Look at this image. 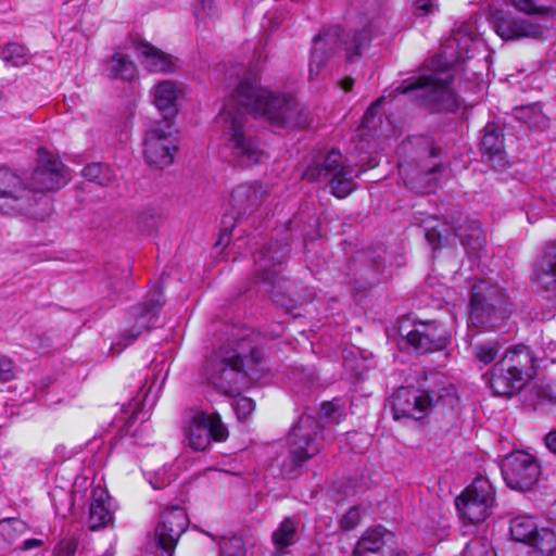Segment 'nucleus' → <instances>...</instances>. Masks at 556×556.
Listing matches in <instances>:
<instances>
[{
    "instance_id": "603ef678",
    "label": "nucleus",
    "mask_w": 556,
    "mask_h": 556,
    "mask_svg": "<svg viewBox=\"0 0 556 556\" xmlns=\"http://www.w3.org/2000/svg\"><path fill=\"white\" fill-rule=\"evenodd\" d=\"M352 556H407L406 553L396 551L391 553L386 552H353Z\"/></svg>"
},
{
    "instance_id": "7ed1b4c3",
    "label": "nucleus",
    "mask_w": 556,
    "mask_h": 556,
    "mask_svg": "<svg viewBox=\"0 0 556 556\" xmlns=\"http://www.w3.org/2000/svg\"><path fill=\"white\" fill-rule=\"evenodd\" d=\"M535 362L533 352L525 344L508 350L491 369L492 391L501 396L521 391L535 376Z\"/></svg>"
},
{
    "instance_id": "cd10ccee",
    "label": "nucleus",
    "mask_w": 556,
    "mask_h": 556,
    "mask_svg": "<svg viewBox=\"0 0 556 556\" xmlns=\"http://www.w3.org/2000/svg\"><path fill=\"white\" fill-rule=\"evenodd\" d=\"M424 147L417 160V173L415 179L424 180L428 176H434L443 169L440 162L437 161L440 150L437 149L432 141L427 138L420 140Z\"/></svg>"
},
{
    "instance_id": "4c0bfd02",
    "label": "nucleus",
    "mask_w": 556,
    "mask_h": 556,
    "mask_svg": "<svg viewBox=\"0 0 556 556\" xmlns=\"http://www.w3.org/2000/svg\"><path fill=\"white\" fill-rule=\"evenodd\" d=\"M501 345L497 342H484L475 348V357L484 365L492 363L498 354Z\"/></svg>"
},
{
    "instance_id": "0e129e2a",
    "label": "nucleus",
    "mask_w": 556,
    "mask_h": 556,
    "mask_svg": "<svg viewBox=\"0 0 556 556\" xmlns=\"http://www.w3.org/2000/svg\"><path fill=\"white\" fill-rule=\"evenodd\" d=\"M223 239H224V237L217 242V244H222L223 243Z\"/></svg>"
},
{
    "instance_id": "680f3d73",
    "label": "nucleus",
    "mask_w": 556,
    "mask_h": 556,
    "mask_svg": "<svg viewBox=\"0 0 556 556\" xmlns=\"http://www.w3.org/2000/svg\"><path fill=\"white\" fill-rule=\"evenodd\" d=\"M345 527H343L344 530H351L353 528V523H344Z\"/></svg>"
},
{
    "instance_id": "79ce46f5",
    "label": "nucleus",
    "mask_w": 556,
    "mask_h": 556,
    "mask_svg": "<svg viewBox=\"0 0 556 556\" xmlns=\"http://www.w3.org/2000/svg\"><path fill=\"white\" fill-rule=\"evenodd\" d=\"M78 547V539L68 536L62 539L54 548V556H74Z\"/></svg>"
},
{
    "instance_id": "052dcab7",
    "label": "nucleus",
    "mask_w": 556,
    "mask_h": 556,
    "mask_svg": "<svg viewBox=\"0 0 556 556\" xmlns=\"http://www.w3.org/2000/svg\"><path fill=\"white\" fill-rule=\"evenodd\" d=\"M220 351H226V350H225V349H222ZM233 351H235V352H237V353H239L240 355H242V351H244V348H241V351H240V352H239V351H237V350H233ZM250 356H251V354H250L248 357H250ZM241 357L243 358V356H241ZM245 357H247V356H244V358H245Z\"/></svg>"
},
{
    "instance_id": "aec40b11",
    "label": "nucleus",
    "mask_w": 556,
    "mask_h": 556,
    "mask_svg": "<svg viewBox=\"0 0 556 556\" xmlns=\"http://www.w3.org/2000/svg\"><path fill=\"white\" fill-rule=\"evenodd\" d=\"M455 236L459 239L469 257L480 258L485 252L486 235L478 220L458 219L454 226Z\"/></svg>"
},
{
    "instance_id": "b1692460",
    "label": "nucleus",
    "mask_w": 556,
    "mask_h": 556,
    "mask_svg": "<svg viewBox=\"0 0 556 556\" xmlns=\"http://www.w3.org/2000/svg\"><path fill=\"white\" fill-rule=\"evenodd\" d=\"M480 149L482 157L495 168L506 164L504 152L503 131L495 124H486L481 139Z\"/></svg>"
},
{
    "instance_id": "39448f33",
    "label": "nucleus",
    "mask_w": 556,
    "mask_h": 556,
    "mask_svg": "<svg viewBox=\"0 0 556 556\" xmlns=\"http://www.w3.org/2000/svg\"><path fill=\"white\" fill-rule=\"evenodd\" d=\"M258 361L256 350H251V356L245 358L235 351H220L214 364H211V384L224 394H235L245 378L257 377Z\"/></svg>"
},
{
    "instance_id": "49530a36",
    "label": "nucleus",
    "mask_w": 556,
    "mask_h": 556,
    "mask_svg": "<svg viewBox=\"0 0 556 556\" xmlns=\"http://www.w3.org/2000/svg\"><path fill=\"white\" fill-rule=\"evenodd\" d=\"M384 97H381L377 99L366 111L364 114L363 121H362V127L366 128L368 130L372 129L375 127L374 118L377 114V110L382 103Z\"/></svg>"
},
{
    "instance_id": "423d86ee",
    "label": "nucleus",
    "mask_w": 556,
    "mask_h": 556,
    "mask_svg": "<svg viewBox=\"0 0 556 556\" xmlns=\"http://www.w3.org/2000/svg\"><path fill=\"white\" fill-rule=\"evenodd\" d=\"M359 172L346 163L340 151L331 150L320 161L309 164L302 174V178L309 181L327 180L332 194L343 199L355 188L354 179Z\"/></svg>"
},
{
    "instance_id": "6e6d98bb",
    "label": "nucleus",
    "mask_w": 556,
    "mask_h": 556,
    "mask_svg": "<svg viewBox=\"0 0 556 556\" xmlns=\"http://www.w3.org/2000/svg\"><path fill=\"white\" fill-rule=\"evenodd\" d=\"M43 544V542L39 539H28V540H25L22 545H21V549L22 551H29V549H33V548H36V547H39Z\"/></svg>"
},
{
    "instance_id": "2f4dec72",
    "label": "nucleus",
    "mask_w": 556,
    "mask_h": 556,
    "mask_svg": "<svg viewBox=\"0 0 556 556\" xmlns=\"http://www.w3.org/2000/svg\"><path fill=\"white\" fill-rule=\"evenodd\" d=\"M274 251L270 249L264 253L260 251L255 254V262L257 264V273L261 279L265 282L276 283V278L278 275V270L275 269L276 264H281L282 256L276 257Z\"/></svg>"
},
{
    "instance_id": "c756f323",
    "label": "nucleus",
    "mask_w": 556,
    "mask_h": 556,
    "mask_svg": "<svg viewBox=\"0 0 556 556\" xmlns=\"http://www.w3.org/2000/svg\"><path fill=\"white\" fill-rule=\"evenodd\" d=\"M109 72L112 78L132 80L137 76V66L128 55L116 51L110 60Z\"/></svg>"
},
{
    "instance_id": "5701e85b",
    "label": "nucleus",
    "mask_w": 556,
    "mask_h": 556,
    "mask_svg": "<svg viewBox=\"0 0 556 556\" xmlns=\"http://www.w3.org/2000/svg\"><path fill=\"white\" fill-rule=\"evenodd\" d=\"M533 280L545 290H556V242H548L533 266Z\"/></svg>"
},
{
    "instance_id": "37998d69",
    "label": "nucleus",
    "mask_w": 556,
    "mask_h": 556,
    "mask_svg": "<svg viewBox=\"0 0 556 556\" xmlns=\"http://www.w3.org/2000/svg\"><path fill=\"white\" fill-rule=\"evenodd\" d=\"M161 519L162 521H170L172 519L188 521L189 517L185 507L175 504L164 507V509L161 511Z\"/></svg>"
},
{
    "instance_id": "09e8293b",
    "label": "nucleus",
    "mask_w": 556,
    "mask_h": 556,
    "mask_svg": "<svg viewBox=\"0 0 556 556\" xmlns=\"http://www.w3.org/2000/svg\"><path fill=\"white\" fill-rule=\"evenodd\" d=\"M425 237L433 249L441 247L443 237L440 230L428 228L426 229Z\"/></svg>"
},
{
    "instance_id": "20e7f679",
    "label": "nucleus",
    "mask_w": 556,
    "mask_h": 556,
    "mask_svg": "<svg viewBox=\"0 0 556 556\" xmlns=\"http://www.w3.org/2000/svg\"><path fill=\"white\" fill-rule=\"evenodd\" d=\"M470 306V319L477 328L494 329L511 313L505 290L484 280L473 285Z\"/></svg>"
},
{
    "instance_id": "a18cd8bd",
    "label": "nucleus",
    "mask_w": 556,
    "mask_h": 556,
    "mask_svg": "<svg viewBox=\"0 0 556 556\" xmlns=\"http://www.w3.org/2000/svg\"><path fill=\"white\" fill-rule=\"evenodd\" d=\"M15 376V367L11 358L0 354V382H7Z\"/></svg>"
},
{
    "instance_id": "a211bd4d",
    "label": "nucleus",
    "mask_w": 556,
    "mask_h": 556,
    "mask_svg": "<svg viewBox=\"0 0 556 556\" xmlns=\"http://www.w3.org/2000/svg\"><path fill=\"white\" fill-rule=\"evenodd\" d=\"M184 433L193 451H205L208 446V410L204 404L190 406L185 415Z\"/></svg>"
},
{
    "instance_id": "f257e3e1",
    "label": "nucleus",
    "mask_w": 556,
    "mask_h": 556,
    "mask_svg": "<svg viewBox=\"0 0 556 556\" xmlns=\"http://www.w3.org/2000/svg\"><path fill=\"white\" fill-rule=\"evenodd\" d=\"M262 117L271 125L282 128H304L309 124L308 112L294 98L273 92L261 86L256 75H249L240 80L223 115L231 119V139L237 156L249 164L261 162L263 152L255 141L247 138L243 131V115Z\"/></svg>"
},
{
    "instance_id": "3c124183",
    "label": "nucleus",
    "mask_w": 556,
    "mask_h": 556,
    "mask_svg": "<svg viewBox=\"0 0 556 556\" xmlns=\"http://www.w3.org/2000/svg\"><path fill=\"white\" fill-rule=\"evenodd\" d=\"M415 7L420 15H426L432 11L434 0H416Z\"/></svg>"
},
{
    "instance_id": "bb28decb",
    "label": "nucleus",
    "mask_w": 556,
    "mask_h": 556,
    "mask_svg": "<svg viewBox=\"0 0 556 556\" xmlns=\"http://www.w3.org/2000/svg\"><path fill=\"white\" fill-rule=\"evenodd\" d=\"M262 197V191L254 185H240L232 190L230 202L237 216L241 217L255 210Z\"/></svg>"
},
{
    "instance_id": "6e6552de",
    "label": "nucleus",
    "mask_w": 556,
    "mask_h": 556,
    "mask_svg": "<svg viewBox=\"0 0 556 556\" xmlns=\"http://www.w3.org/2000/svg\"><path fill=\"white\" fill-rule=\"evenodd\" d=\"M319 422L309 415H303L288 437L289 456L282 464V473L289 478L298 473L299 468L320 450L318 441Z\"/></svg>"
},
{
    "instance_id": "8fccbe9b",
    "label": "nucleus",
    "mask_w": 556,
    "mask_h": 556,
    "mask_svg": "<svg viewBox=\"0 0 556 556\" xmlns=\"http://www.w3.org/2000/svg\"><path fill=\"white\" fill-rule=\"evenodd\" d=\"M366 510L359 507H353L344 515L342 521H359L363 518H366Z\"/></svg>"
},
{
    "instance_id": "2eb2a0df",
    "label": "nucleus",
    "mask_w": 556,
    "mask_h": 556,
    "mask_svg": "<svg viewBox=\"0 0 556 556\" xmlns=\"http://www.w3.org/2000/svg\"><path fill=\"white\" fill-rule=\"evenodd\" d=\"M443 399L441 392L434 390L417 391L412 388L399 389L391 399L394 419L413 418L420 420Z\"/></svg>"
},
{
    "instance_id": "c03bdc74",
    "label": "nucleus",
    "mask_w": 556,
    "mask_h": 556,
    "mask_svg": "<svg viewBox=\"0 0 556 556\" xmlns=\"http://www.w3.org/2000/svg\"><path fill=\"white\" fill-rule=\"evenodd\" d=\"M255 408V403L247 396H239L236 400L235 409L239 418L248 417Z\"/></svg>"
},
{
    "instance_id": "f03ea898",
    "label": "nucleus",
    "mask_w": 556,
    "mask_h": 556,
    "mask_svg": "<svg viewBox=\"0 0 556 556\" xmlns=\"http://www.w3.org/2000/svg\"><path fill=\"white\" fill-rule=\"evenodd\" d=\"M475 39L472 23H465L445 40L441 53L429 61L430 74L403 80L395 92H414L422 105L434 112L456 110L459 101L450 87L452 71L469 59Z\"/></svg>"
},
{
    "instance_id": "4be33fe9",
    "label": "nucleus",
    "mask_w": 556,
    "mask_h": 556,
    "mask_svg": "<svg viewBox=\"0 0 556 556\" xmlns=\"http://www.w3.org/2000/svg\"><path fill=\"white\" fill-rule=\"evenodd\" d=\"M396 552L395 535L381 523L368 527L358 539L353 552Z\"/></svg>"
},
{
    "instance_id": "f8f14e48",
    "label": "nucleus",
    "mask_w": 556,
    "mask_h": 556,
    "mask_svg": "<svg viewBox=\"0 0 556 556\" xmlns=\"http://www.w3.org/2000/svg\"><path fill=\"white\" fill-rule=\"evenodd\" d=\"M399 333L402 343L418 354L445 351L452 342V332L435 321L414 323L412 329H407L401 321Z\"/></svg>"
},
{
    "instance_id": "9b49d317",
    "label": "nucleus",
    "mask_w": 556,
    "mask_h": 556,
    "mask_svg": "<svg viewBox=\"0 0 556 556\" xmlns=\"http://www.w3.org/2000/svg\"><path fill=\"white\" fill-rule=\"evenodd\" d=\"M455 507L463 521H485L495 507L493 485L486 478H476L455 498Z\"/></svg>"
},
{
    "instance_id": "f3484780",
    "label": "nucleus",
    "mask_w": 556,
    "mask_h": 556,
    "mask_svg": "<svg viewBox=\"0 0 556 556\" xmlns=\"http://www.w3.org/2000/svg\"><path fill=\"white\" fill-rule=\"evenodd\" d=\"M509 532L515 541L533 547L542 556H549L556 551V533L548 527H539L538 523H511Z\"/></svg>"
},
{
    "instance_id": "6ab92c4d",
    "label": "nucleus",
    "mask_w": 556,
    "mask_h": 556,
    "mask_svg": "<svg viewBox=\"0 0 556 556\" xmlns=\"http://www.w3.org/2000/svg\"><path fill=\"white\" fill-rule=\"evenodd\" d=\"M496 34L504 40H519L523 38L538 39L542 37L545 26L533 18L500 15L493 22Z\"/></svg>"
},
{
    "instance_id": "f704fd0d",
    "label": "nucleus",
    "mask_w": 556,
    "mask_h": 556,
    "mask_svg": "<svg viewBox=\"0 0 556 556\" xmlns=\"http://www.w3.org/2000/svg\"><path fill=\"white\" fill-rule=\"evenodd\" d=\"M0 58L12 66H22L27 63L26 50L18 43H9L0 48Z\"/></svg>"
},
{
    "instance_id": "a878e982",
    "label": "nucleus",
    "mask_w": 556,
    "mask_h": 556,
    "mask_svg": "<svg viewBox=\"0 0 556 556\" xmlns=\"http://www.w3.org/2000/svg\"><path fill=\"white\" fill-rule=\"evenodd\" d=\"M182 90L173 80H163L154 88V104L163 113V121L173 122L176 116V102Z\"/></svg>"
},
{
    "instance_id": "de8ad7c7",
    "label": "nucleus",
    "mask_w": 556,
    "mask_h": 556,
    "mask_svg": "<svg viewBox=\"0 0 556 556\" xmlns=\"http://www.w3.org/2000/svg\"><path fill=\"white\" fill-rule=\"evenodd\" d=\"M193 14L197 21L198 27H200L201 23L205 25L206 21V7H205V0H198V2L193 7Z\"/></svg>"
},
{
    "instance_id": "c85d7f7f",
    "label": "nucleus",
    "mask_w": 556,
    "mask_h": 556,
    "mask_svg": "<svg viewBox=\"0 0 556 556\" xmlns=\"http://www.w3.org/2000/svg\"><path fill=\"white\" fill-rule=\"evenodd\" d=\"M185 531L186 528L181 523H156L154 543L163 556H173L176 544Z\"/></svg>"
},
{
    "instance_id": "e433bc0d",
    "label": "nucleus",
    "mask_w": 556,
    "mask_h": 556,
    "mask_svg": "<svg viewBox=\"0 0 556 556\" xmlns=\"http://www.w3.org/2000/svg\"><path fill=\"white\" fill-rule=\"evenodd\" d=\"M220 556H245L244 543L240 536L223 538L219 542Z\"/></svg>"
},
{
    "instance_id": "864d4df0",
    "label": "nucleus",
    "mask_w": 556,
    "mask_h": 556,
    "mask_svg": "<svg viewBox=\"0 0 556 556\" xmlns=\"http://www.w3.org/2000/svg\"><path fill=\"white\" fill-rule=\"evenodd\" d=\"M544 442L546 447L554 454H556V429L549 431L545 438Z\"/></svg>"
},
{
    "instance_id": "412c9836",
    "label": "nucleus",
    "mask_w": 556,
    "mask_h": 556,
    "mask_svg": "<svg viewBox=\"0 0 556 556\" xmlns=\"http://www.w3.org/2000/svg\"><path fill=\"white\" fill-rule=\"evenodd\" d=\"M137 58L151 73H173L177 68L176 59L147 41L135 43Z\"/></svg>"
},
{
    "instance_id": "e2e57ef3",
    "label": "nucleus",
    "mask_w": 556,
    "mask_h": 556,
    "mask_svg": "<svg viewBox=\"0 0 556 556\" xmlns=\"http://www.w3.org/2000/svg\"><path fill=\"white\" fill-rule=\"evenodd\" d=\"M1 521H5V522L14 521V518H12V517H7V518H3Z\"/></svg>"
},
{
    "instance_id": "4468645a",
    "label": "nucleus",
    "mask_w": 556,
    "mask_h": 556,
    "mask_svg": "<svg viewBox=\"0 0 556 556\" xmlns=\"http://www.w3.org/2000/svg\"><path fill=\"white\" fill-rule=\"evenodd\" d=\"M68 181L70 173L61 160L40 148L37 166L30 177V184L38 201L45 192L59 190Z\"/></svg>"
},
{
    "instance_id": "ea45409f",
    "label": "nucleus",
    "mask_w": 556,
    "mask_h": 556,
    "mask_svg": "<svg viewBox=\"0 0 556 556\" xmlns=\"http://www.w3.org/2000/svg\"><path fill=\"white\" fill-rule=\"evenodd\" d=\"M463 556H496L492 546L481 540H473L467 544Z\"/></svg>"
},
{
    "instance_id": "a19ab883",
    "label": "nucleus",
    "mask_w": 556,
    "mask_h": 556,
    "mask_svg": "<svg viewBox=\"0 0 556 556\" xmlns=\"http://www.w3.org/2000/svg\"><path fill=\"white\" fill-rule=\"evenodd\" d=\"M228 429L217 413H211V440L222 442L228 438Z\"/></svg>"
},
{
    "instance_id": "dca6fc26",
    "label": "nucleus",
    "mask_w": 556,
    "mask_h": 556,
    "mask_svg": "<svg viewBox=\"0 0 556 556\" xmlns=\"http://www.w3.org/2000/svg\"><path fill=\"white\" fill-rule=\"evenodd\" d=\"M541 468L534 456L518 451L508 455L502 465V475L507 486L516 491H528L538 481Z\"/></svg>"
},
{
    "instance_id": "c9c22d12",
    "label": "nucleus",
    "mask_w": 556,
    "mask_h": 556,
    "mask_svg": "<svg viewBox=\"0 0 556 556\" xmlns=\"http://www.w3.org/2000/svg\"><path fill=\"white\" fill-rule=\"evenodd\" d=\"M177 477L175 465H164L162 468L153 472L149 478L151 486L155 490H161L174 481Z\"/></svg>"
},
{
    "instance_id": "4d7b16f0",
    "label": "nucleus",
    "mask_w": 556,
    "mask_h": 556,
    "mask_svg": "<svg viewBox=\"0 0 556 556\" xmlns=\"http://www.w3.org/2000/svg\"><path fill=\"white\" fill-rule=\"evenodd\" d=\"M271 298L276 305L287 307L290 309V305L287 303L285 298H280L276 292L271 291Z\"/></svg>"
},
{
    "instance_id": "72a5a7b5",
    "label": "nucleus",
    "mask_w": 556,
    "mask_h": 556,
    "mask_svg": "<svg viewBox=\"0 0 556 556\" xmlns=\"http://www.w3.org/2000/svg\"><path fill=\"white\" fill-rule=\"evenodd\" d=\"M83 176L100 186H108L114 178L110 166L101 163H91L84 167Z\"/></svg>"
},
{
    "instance_id": "bf43d9fd",
    "label": "nucleus",
    "mask_w": 556,
    "mask_h": 556,
    "mask_svg": "<svg viewBox=\"0 0 556 556\" xmlns=\"http://www.w3.org/2000/svg\"><path fill=\"white\" fill-rule=\"evenodd\" d=\"M106 523H92V526L90 527V530L97 531V530L103 529Z\"/></svg>"
},
{
    "instance_id": "9d476101",
    "label": "nucleus",
    "mask_w": 556,
    "mask_h": 556,
    "mask_svg": "<svg viewBox=\"0 0 556 556\" xmlns=\"http://www.w3.org/2000/svg\"><path fill=\"white\" fill-rule=\"evenodd\" d=\"M162 305V293L160 290H154L149 292L141 303L134 306L124 320V327L118 340L111 346L112 354L121 353L143 331L149 330L155 323L157 318V311Z\"/></svg>"
},
{
    "instance_id": "393cba45",
    "label": "nucleus",
    "mask_w": 556,
    "mask_h": 556,
    "mask_svg": "<svg viewBox=\"0 0 556 556\" xmlns=\"http://www.w3.org/2000/svg\"><path fill=\"white\" fill-rule=\"evenodd\" d=\"M119 506L105 488L96 485L91 490L89 518L93 521H114Z\"/></svg>"
},
{
    "instance_id": "13d9d810",
    "label": "nucleus",
    "mask_w": 556,
    "mask_h": 556,
    "mask_svg": "<svg viewBox=\"0 0 556 556\" xmlns=\"http://www.w3.org/2000/svg\"><path fill=\"white\" fill-rule=\"evenodd\" d=\"M354 80L352 78H344L340 81V86L344 91H350L353 87Z\"/></svg>"
},
{
    "instance_id": "7c9ffc66",
    "label": "nucleus",
    "mask_w": 556,
    "mask_h": 556,
    "mask_svg": "<svg viewBox=\"0 0 556 556\" xmlns=\"http://www.w3.org/2000/svg\"><path fill=\"white\" fill-rule=\"evenodd\" d=\"M515 116L520 122L528 124L531 129L543 130L548 126V118L538 103L516 108Z\"/></svg>"
},
{
    "instance_id": "58836bf2",
    "label": "nucleus",
    "mask_w": 556,
    "mask_h": 556,
    "mask_svg": "<svg viewBox=\"0 0 556 556\" xmlns=\"http://www.w3.org/2000/svg\"><path fill=\"white\" fill-rule=\"evenodd\" d=\"M511 4L520 12L528 15H548L553 10L547 7L536 5L533 0H510Z\"/></svg>"
},
{
    "instance_id": "69168bd1",
    "label": "nucleus",
    "mask_w": 556,
    "mask_h": 556,
    "mask_svg": "<svg viewBox=\"0 0 556 556\" xmlns=\"http://www.w3.org/2000/svg\"><path fill=\"white\" fill-rule=\"evenodd\" d=\"M105 556H112V554H108V553H105Z\"/></svg>"
},
{
    "instance_id": "0eeeda50",
    "label": "nucleus",
    "mask_w": 556,
    "mask_h": 556,
    "mask_svg": "<svg viewBox=\"0 0 556 556\" xmlns=\"http://www.w3.org/2000/svg\"><path fill=\"white\" fill-rule=\"evenodd\" d=\"M366 30H361L354 34H343L339 26L330 27L323 30L315 39L309 62V76H317L321 67L326 64L329 55L339 48L344 46L348 60L361 54L368 41Z\"/></svg>"
},
{
    "instance_id": "473e14b6",
    "label": "nucleus",
    "mask_w": 556,
    "mask_h": 556,
    "mask_svg": "<svg viewBox=\"0 0 556 556\" xmlns=\"http://www.w3.org/2000/svg\"><path fill=\"white\" fill-rule=\"evenodd\" d=\"M296 541L295 523H280L279 528L273 533V543L276 554L282 555L286 548Z\"/></svg>"
},
{
    "instance_id": "5fc2aeb1",
    "label": "nucleus",
    "mask_w": 556,
    "mask_h": 556,
    "mask_svg": "<svg viewBox=\"0 0 556 556\" xmlns=\"http://www.w3.org/2000/svg\"><path fill=\"white\" fill-rule=\"evenodd\" d=\"M320 412H321V415H323L324 417L331 418V419H332V421H334V422H339V420H338V419H336L334 417H332V414H334V413H336V407H334V405H333L332 403H330V402L324 403V404L321 405V409H320Z\"/></svg>"
},
{
    "instance_id": "1a4fd4ad",
    "label": "nucleus",
    "mask_w": 556,
    "mask_h": 556,
    "mask_svg": "<svg viewBox=\"0 0 556 556\" xmlns=\"http://www.w3.org/2000/svg\"><path fill=\"white\" fill-rule=\"evenodd\" d=\"M35 195L30 180L9 168H0V212L11 216L35 217Z\"/></svg>"
},
{
    "instance_id": "ddd939ff",
    "label": "nucleus",
    "mask_w": 556,
    "mask_h": 556,
    "mask_svg": "<svg viewBox=\"0 0 556 556\" xmlns=\"http://www.w3.org/2000/svg\"><path fill=\"white\" fill-rule=\"evenodd\" d=\"M178 150L173 122L153 123L146 132L143 154L147 163L155 168H164L174 162Z\"/></svg>"
}]
</instances>
